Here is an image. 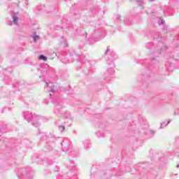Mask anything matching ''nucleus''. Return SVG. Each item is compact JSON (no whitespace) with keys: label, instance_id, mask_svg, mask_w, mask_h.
I'll return each instance as SVG.
<instances>
[{"label":"nucleus","instance_id":"5701e85b","mask_svg":"<svg viewBox=\"0 0 179 179\" xmlns=\"http://www.w3.org/2000/svg\"><path fill=\"white\" fill-rule=\"evenodd\" d=\"M160 52H162V49L158 50V52H154V55H156V54H160Z\"/></svg>","mask_w":179,"mask_h":179},{"label":"nucleus","instance_id":"393cba45","mask_svg":"<svg viewBox=\"0 0 179 179\" xmlns=\"http://www.w3.org/2000/svg\"><path fill=\"white\" fill-rule=\"evenodd\" d=\"M24 3L26 5V8H27V5H29V0H25Z\"/></svg>","mask_w":179,"mask_h":179},{"label":"nucleus","instance_id":"20e7f679","mask_svg":"<svg viewBox=\"0 0 179 179\" xmlns=\"http://www.w3.org/2000/svg\"><path fill=\"white\" fill-rule=\"evenodd\" d=\"M101 34H103V32H101L100 29H98L94 33L92 38H88V41L90 43H91V44H93L94 41H98V40H100L99 37L101 36Z\"/></svg>","mask_w":179,"mask_h":179},{"label":"nucleus","instance_id":"423d86ee","mask_svg":"<svg viewBox=\"0 0 179 179\" xmlns=\"http://www.w3.org/2000/svg\"><path fill=\"white\" fill-rule=\"evenodd\" d=\"M45 89L50 93V96H52L57 92L52 83L48 84V83H45Z\"/></svg>","mask_w":179,"mask_h":179},{"label":"nucleus","instance_id":"4c0bfd02","mask_svg":"<svg viewBox=\"0 0 179 179\" xmlns=\"http://www.w3.org/2000/svg\"><path fill=\"white\" fill-rule=\"evenodd\" d=\"M68 167V169H69V170H71V168H69V166H67Z\"/></svg>","mask_w":179,"mask_h":179},{"label":"nucleus","instance_id":"39448f33","mask_svg":"<svg viewBox=\"0 0 179 179\" xmlns=\"http://www.w3.org/2000/svg\"><path fill=\"white\" fill-rule=\"evenodd\" d=\"M72 149V144H71V141L68 139H65L62 143V150L63 152H69Z\"/></svg>","mask_w":179,"mask_h":179},{"label":"nucleus","instance_id":"aec40b11","mask_svg":"<svg viewBox=\"0 0 179 179\" xmlns=\"http://www.w3.org/2000/svg\"><path fill=\"white\" fill-rule=\"evenodd\" d=\"M57 179H69L65 177V176H61L59 175V176H57Z\"/></svg>","mask_w":179,"mask_h":179},{"label":"nucleus","instance_id":"a19ab883","mask_svg":"<svg viewBox=\"0 0 179 179\" xmlns=\"http://www.w3.org/2000/svg\"><path fill=\"white\" fill-rule=\"evenodd\" d=\"M68 62H66V64H68Z\"/></svg>","mask_w":179,"mask_h":179},{"label":"nucleus","instance_id":"a211bd4d","mask_svg":"<svg viewBox=\"0 0 179 179\" xmlns=\"http://www.w3.org/2000/svg\"><path fill=\"white\" fill-rule=\"evenodd\" d=\"M110 55L112 56V59H116L117 58V55H115V52H111Z\"/></svg>","mask_w":179,"mask_h":179},{"label":"nucleus","instance_id":"ea45409f","mask_svg":"<svg viewBox=\"0 0 179 179\" xmlns=\"http://www.w3.org/2000/svg\"><path fill=\"white\" fill-rule=\"evenodd\" d=\"M169 66H171V64H169Z\"/></svg>","mask_w":179,"mask_h":179},{"label":"nucleus","instance_id":"a878e982","mask_svg":"<svg viewBox=\"0 0 179 179\" xmlns=\"http://www.w3.org/2000/svg\"><path fill=\"white\" fill-rule=\"evenodd\" d=\"M150 45H152V43H146L145 47H147V48H149Z\"/></svg>","mask_w":179,"mask_h":179},{"label":"nucleus","instance_id":"2eb2a0df","mask_svg":"<svg viewBox=\"0 0 179 179\" xmlns=\"http://www.w3.org/2000/svg\"><path fill=\"white\" fill-rule=\"evenodd\" d=\"M83 143L85 149H89V148L91 146L90 142L89 141H85Z\"/></svg>","mask_w":179,"mask_h":179},{"label":"nucleus","instance_id":"58836bf2","mask_svg":"<svg viewBox=\"0 0 179 179\" xmlns=\"http://www.w3.org/2000/svg\"><path fill=\"white\" fill-rule=\"evenodd\" d=\"M168 71H170V68H168Z\"/></svg>","mask_w":179,"mask_h":179},{"label":"nucleus","instance_id":"c756f323","mask_svg":"<svg viewBox=\"0 0 179 179\" xmlns=\"http://www.w3.org/2000/svg\"><path fill=\"white\" fill-rule=\"evenodd\" d=\"M124 23H126V24H128V21L127 20V19H125V20H124Z\"/></svg>","mask_w":179,"mask_h":179},{"label":"nucleus","instance_id":"412c9836","mask_svg":"<svg viewBox=\"0 0 179 179\" xmlns=\"http://www.w3.org/2000/svg\"><path fill=\"white\" fill-rule=\"evenodd\" d=\"M4 80L6 82V83H9L8 80H10V78L8 76H6Z\"/></svg>","mask_w":179,"mask_h":179},{"label":"nucleus","instance_id":"cd10ccee","mask_svg":"<svg viewBox=\"0 0 179 179\" xmlns=\"http://www.w3.org/2000/svg\"><path fill=\"white\" fill-rule=\"evenodd\" d=\"M117 20H120L121 19V15H117Z\"/></svg>","mask_w":179,"mask_h":179},{"label":"nucleus","instance_id":"ddd939ff","mask_svg":"<svg viewBox=\"0 0 179 179\" xmlns=\"http://www.w3.org/2000/svg\"><path fill=\"white\" fill-rule=\"evenodd\" d=\"M38 10H45V6L44 4H40L36 6Z\"/></svg>","mask_w":179,"mask_h":179},{"label":"nucleus","instance_id":"c85d7f7f","mask_svg":"<svg viewBox=\"0 0 179 179\" xmlns=\"http://www.w3.org/2000/svg\"><path fill=\"white\" fill-rule=\"evenodd\" d=\"M161 24H164V20H161Z\"/></svg>","mask_w":179,"mask_h":179},{"label":"nucleus","instance_id":"f03ea898","mask_svg":"<svg viewBox=\"0 0 179 179\" xmlns=\"http://www.w3.org/2000/svg\"><path fill=\"white\" fill-rule=\"evenodd\" d=\"M17 176L20 179H33V174H31V168L26 167L18 169Z\"/></svg>","mask_w":179,"mask_h":179},{"label":"nucleus","instance_id":"7c9ffc66","mask_svg":"<svg viewBox=\"0 0 179 179\" xmlns=\"http://www.w3.org/2000/svg\"><path fill=\"white\" fill-rule=\"evenodd\" d=\"M150 134H155V131L153 130H150Z\"/></svg>","mask_w":179,"mask_h":179},{"label":"nucleus","instance_id":"0eeeda50","mask_svg":"<svg viewBox=\"0 0 179 179\" xmlns=\"http://www.w3.org/2000/svg\"><path fill=\"white\" fill-rule=\"evenodd\" d=\"M11 17L13 21H9L8 24L9 26H12V24H17V22H19V14L17 13H14L11 15Z\"/></svg>","mask_w":179,"mask_h":179},{"label":"nucleus","instance_id":"b1692460","mask_svg":"<svg viewBox=\"0 0 179 179\" xmlns=\"http://www.w3.org/2000/svg\"><path fill=\"white\" fill-rule=\"evenodd\" d=\"M43 104H48V99H45L43 101Z\"/></svg>","mask_w":179,"mask_h":179},{"label":"nucleus","instance_id":"f257e3e1","mask_svg":"<svg viewBox=\"0 0 179 179\" xmlns=\"http://www.w3.org/2000/svg\"><path fill=\"white\" fill-rule=\"evenodd\" d=\"M52 104L55 106L54 113L58 117H64L67 120H71V112L62 110L64 108V100L58 96L52 100Z\"/></svg>","mask_w":179,"mask_h":179},{"label":"nucleus","instance_id":"2f4dec72","mask_svg":"<svg viewBox=\"0 0 179 179\" xmlns=\"http://www.w3.org/2000/svg\"><path fill=\"white\" fill-rule=\"evenodd\" d=\"M169 16H173V13H170V14H169Z\"/></svg>","mask_w":179,"mask_h":179},{"label":"nucleus","instance_id":"7ed1b4c3","mask_svg":"<svg viewBox=\"0 0 179 179\" xmlns=\"http://www.w3.org/2000/svg\"><path fill=\"white\" fill-rule=\"evenodd\" d=\"M24 120L27 121L28 122H30V121H32V125L34 127H38L40 125V123H38V116L36 115H32L31 113H27L24 115Z\"/></svg>","mask_w":179,"mask_h":179},{"label":"nucleus","instance_id":"f3484780","mask_svg":"<svg viewBox=\"0 0 179 179\" xmlns=\"http://www.w3.org/2000/svg\"><path fill=\"white\" fill-rule=\"evenodd\" d=\"M38 59L42 60V61H47V57H45V56L43 55H41L38 57Z\"/></svg>","mask_w":179,"mask_h":179},{"label":"nucleus","instance_id":"4be33fe9","mask_svg":"<svg viewBox=\"0 0 179 179\" xmlns=\"http://www.w3.org/2000/svg\"><path fill=\"white\" fill-rule=\"evenodd\" d=\"M109 52H110V46H108L107 49H106V50L105 52V54H108Z\"/></svg>","mask_w":179,"mask_h":179},{"label":"nucleus","instance_id":"473e14b6","mask_svg":"<svg viewBox=\"0 0 179 179\" xmlns=\"http://www.w3.org/2000/svg\"><path fill=\"white\" fill-rule=\"evenodd\" d=\"M174 115H177V112H175V113H174Z\"/></svg>","mask_w":179,"mask_h":179},{"label":"nucleus","instance_id":"bb28decb","mask_svg":"<svg viewBox=\"0 0 179 179\" xmlns=\"http://www.w3.org/2000/svg\"><path fill=\"white\" fill-rule=\"evenodd\" d=\"M75 166V164L73 163V162H71V167H73Z\"/></svg>","mask_w":179,"mask_h":179},{"label":"nucleus","instance_id":"dca6fc26","mask_svg":"<svg viewBox=\"0 0 179 179\" xmlns=\"http://www.w3.org/2000/svg\"><path fill=\"white\" fill-rule=\"evenodd\" d=\"M58 129L60 132H64L65 131V125L64 124H59L58 125Z\"/></svg>","mask_w":179,"mask_h":179},{"label":"nucleus","instance_id":"79ce46f5","mask_svg":"<svg viewBox=\"0 0 179 179\" xmlns=\"http://www.w3.org/2000/svg\"><path fill=\"white\" fill-rule=\"evenodd\" d=\"M152 59H155V58H152Z\"/></svg>","mask_w":179,"mask_h":179},{"label":"nucleus","instance_id":"f704fd0d","mask_svg":"<svg viewBox=\"0 0 179 179\" xmlns=\"http://www.w3.org/2000/svg\"><path fill=\"white\" fill-rule=\"evenodd\" d=\"M150 2H152V1H155V0H148Z\"/></svg>","mask_w":179,"mask_h":179},{"label":"nucleus","instance_id":"1a4fd4ad","mask_svg":"<svg viewBox=\"0 0 179 179\" xmlns=\"http://www.w3.org/2000/svg\"><path fill=\"white\" fill-rule=\"evenodd\" d=\"M70 62H73V61H80V59H79V56L75 54V52L73 51L72 53H70Z\"/></svg>","mask_w":179,"mask_h":179},{"label":"nucleus","instance_id":"9b49d317","mask_svg":"<svg viewBox=\"0 0 179 179\" xmlns=\"http://www.w3.org/2000/svg\"><path fill=\"white\" fill-rule=\"evenodd\" d=\"M32 38L34 39V41L35 43H37L38 40H40V36L37 35L36 32L34 33V35L32 36Z\"/></svg>","mask_w":179,"mask_h":179},{"label":"nucleus","instance_id":"72a5a7b5","mask_svg":"<svg viewBox=\"0 0 179 179\" xmlns=\"http://www.w3.org/2000/svg\"><path fill=\"white\" fill-rule=\"evenodd\" d=\"M176 167H177V169H179V164H178V165L176 166Z\"/></svg>","mask_w":179,"mask_h":179},{"label":"nucleus","instance_id":"c9c22d12","mask_svg":"<svg viewBox=\"0 0 179 179\" xmlns=\"http://www.w3.org/2000/svg\"><path fill=\"white\" fill-rule=\"evenodd\" d=\"M81 63H82V64H85V61H82Z\"/></svg>","mask_w":179,"mask_h":179},{"label":"nucleus","instance_id":"e433bc0d","mask_svg":"<svg viewBox=\"0 0 179 179\" xmlns=\"http://www.w3.org/2000/svg\"><path fill=\"white\" fill-rule=\"evenodd\" d=\"M154 38H159V37H154Z\"/></svg>","mask_w":179,"mask_h":179},{"label":"nucleus","instance_id":"6ab92c4d","mask_svg":"<svg viewBox=\"0 0 179 179\" xmlns=\"http://www.w3.org/2000/svg\"><path fill=\"white\" fill-rule=\"evenodd\" d=\"M168 31H169V28L167 27L164 26L163 28V32L167 33Z\"/></svg>","mask_w":179,"mask_h":179},{"label":"nucleus","instance_id":"f8f14e48","mask_svg":"<svg viewBox=\"0 0 179 179\" xmlns=\"http://www.w3.org/2000/svg\"><path fill=\"white\" fill-rule=\"evenodd\" d=\"M170 124V121H164L161 123L160 129H163L165 127H167Z\"/></svg>","mask_w":179,"mask_h":179},{"label":"nucleus","instance_id":"6e6552de","mask_svg":"<svg viewBox=\"0 0 179 179\" xmlns=\"http://www.w3.org/2000/svg\"><path fill=\"white\" fill-rule=\"evenodd\" d=\"M115 71L113 68H109L107 69L106 72H105V78H111L113 75H114Z\"/></svg>","mask_w":179,"mask_h":179},{"label":"nucleus","instance_id":"4468645a","mask_svg":"<svg viewBox=\"0 0 179 179\" xmlns=\"http://www.w3.org/2000/svg\"><path fill=\"white\" fill-rule=\"evenodd\" d=\"M136 2L141 9H143V0H136Z\"/></svg>","mask_w":179,"mask_h":179},{"label":"nucleus","instance_id":"9d476101","mask_svg":"<svg viewBox=\"0 0 179 179\" xmlns=\"http://www.w3.org/2000/svg\"><path fill=\"white\" fill-rule=\"evenodd\" d=\"M0 132H1V134H6V132H8V127L6 125H3L0 127Z\"/></svg>","mask_w":179,"mask_h":179}]
</instances>
